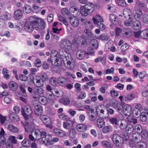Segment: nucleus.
I'll use <instances>...</instances> for the list:
<instances>
[{"mask_svg":"<svg viewBox=\"0 0 148 148\" xmlns=\"http://www.w3.org/2000/svg\"><path fill=\"white\" fill-rule=\"evenodd\" d=\"M40 118L41 120L45 123H47V122H50L51 120L49 117L46 115H41Z\"/></svg>","mask_w":148,"mask_h":148,"instance_id":"c9c22d12","label":"nucleus"},{"mask_svg":"<svg viewBox=\"0 0 148 148\" xmlns=\"http://www.w3.org/2000/svg\"><path fill=\"white\" fill-rule=\"evenodd\" d=\"M88 51L86 52L87 55H90L94 53V50L92 47H89L87 49Z\"/></svg>","mask_w":148,"mask_h":148,"instance_id":"774afa93","label":"nucleus"},{"mask_svg":"<svg viewBox=\"0 0 148 148\" xmlns=\"http://www.w3.org/2000/svg\"><path fill=\"white\" fill-rule=\"evenodd\" d=\"M60 45L63 49V51L59 52L60 56L62 59L65 66L70 69L74 67L75 63L71 55L68 54V47L71 45L70 41L67 40H62L60 42Z\"/></svg>","mask_w":148,"mask_h":148,"instance_id":"f257e3e1","label":"nucleus"},{"mask_svg":"<svg viewBox=\"0 0 148 148\" xmlns=\"http://www.w3.org/2000/svg\"><path fill=\"white\" fill-rule=\"evenodd\" d=\"M142 137L144 138H146L148 136V133L145 130H143L142 131L141 133Z\"/></svg>","mask_w":148,"mask_h":148,"instance_id":"0e129e2a","label":"nucleus"},{"mask_svg":"<svg viewBox=\"0 0 148 148\" xmlns=\"http://www.w3.org/2000/svg\"><path fill=\"white\" fill-rule=\"evenodd\" d=\"M53 132L56 136L61 137H64L66 136V133L64 131L58 128L54 129Z\"/></svg>","mask_w":148,"mask_h":148,"instance_id":"4468645a","label":"nucleus"},{"mask_svg":"<svg viewBox=\"0 0 148 148\" xmlns=\"http://www.w3.org/2000/svg\"><path fill=\"white\" fill-rule=\"evenodd\" d=\"M137 146L138 148H145L146 144L145 143L143 142H140L136 143Z\"/></svg>","mask_w":148,"mask_h":148,"instance_id":"4d7b16f0","label":"nucleus"},{"mask_svg":"<svg viewBox=\"0 0 148 148\" xmlns=\"http://www.w3.org/2000/svg\"><path fill=\"white\" fill-rule=\"evenodd\" d=\"M137 97L136 95L134 94H129L124 97V99L125 101H131L133 99Z\"/></svg>","mask_w":148,"mask_h":148,"instance_id":"72a5a7b5","label":"nucleus"},{"mask_svg":"<svg viewBox=\"0 0 148 148\" xmlns=\"http://www.w3.org/2000/svg\"><path fill=\"white\" fill-rule=\"evenodd\" d=\"M113 141L114 144L116 145H119L123 143V139L122 137L118 134H114L113 137Z\"/></svg>","mask_w":148,"mask_h":148,"instance_id":"9d476101","label":"nucleus"},{"mask_svg":"<svg viewBox=\"0 0 148 148\" xmlns=\"http://www.w3.org/2000/svg\"><path fill=\"white\" fill-rule=\"evenodd\" d=\"M76 129L79 132H83L86 130L87 126L86 125L82 124H79L76 126Z\"/></svg>","mask_w":148,"mask_h":148,"instance_id":"aec40b11","label":"nucleus"},{"mask_svg":"<svg viewBox=\"0 0 148 148\" xmlns=\"http://www.w3.org/2000/svg\"><path fill=\"white\" fill-rule=\"evenodd\" d=\"M24 28L29 32H32L33 30L34 26L31 22H27L24 25Z\"/></svg>","mask_w":148,"mask_h":148,"instance_id":"2eb2a0df","label":"nucleus"},{"mask_svg":"<svg viewBox=\"0 0 148 148\" xmlns=\"http://www.w3.org/2000/svg\"><path fill=\"white\" fill-rule=\"evenodd\" d=\"M62 64V59L56 56V54H55L54 57V60L53 65L56 66H60Z\"/></svg>","mask_w":148,"mask_h":148,"instance_id":"dca6fc26","label":"nucleus"},{"mask_svg":"<svg viewBox=\"0 0 148 148\" xmlns=\"http://www.w3.org/2000/svg\"><path fill=\"white\" fill-rule=\"evenodd\" d=\"M92 20L94 23L97 24L98 23L101 22H103V19L99 15H96L94 17H93Z\"/></svg>","mask_w":148,"mask_h":148,"instance_id":"393cba45","label":"nucleus"},{"mask_svg":"<svg viewBox=\"0 0 148 148\" xmlns=\"http://www.w3.org/2000/svg\"><path fill=\"white\" fill-rule=\"evenodd\" d=\"M22 144L23 145V147H27L30 146L31 143L29 140L28 139H25L22 142Z\"/></svg>","mask_w":148,"mask_h":148,"instance_id":"ea45409f","label":"nucleus"},{"mask_svg":"<svg viewBox=\"0 0 148 148\" xmlns=\"http://www.w3.org/2000/svg\"><path fill=\"white\" fill-rule=\"evenodd\" d=\"M55 55L54 54L51 53V57L50 58H49L48 59L47 62H51L53 65L54 60V57Z\"/></svg>","mask_w":148,"mask_h":148,"instance_id":"e2e57ef3","label":"nucleus"},{"mask_svg":"<svg viewBox=\"0 0 148 148\" xmlns=\"http://www.w3.org/2000/svg\"><path fill=\"white\" fill-rule=\"evenodd\" d=\"M21 113L26 120H27L29 116L32 115V111L29 106H26L21 109Z\"/></svg>","mask_w":148,"mask_h":148,"instance_id":"20e7f679","label":"nucleus"},{"mask_svg":"<svg viewBox=\"0 0 148 148\" xmlns=\"http://www.w3.org/2000/svg\"><path fill=\"white\" fill-rule=\"evenodd\" d=\"M34 108L35 113L37 115H40L43 112L42 108L40 105H36Z\"/></svg>","mask_w":148,"mask_h":148,"instance_id":"a211bd4d","label":"nucleus"},{"mask_svg":"<svg viewBox=\"0 0 148 148\" xmlns=\"http://www.w3.org/2000/svg\"><path fill=\"white\" fill-rule=\"evenodd\" d=\"M32 134L34 133L36 136V139H39L41 138L40 137V131L39 129H35L32 131Z\"/></svg>","mask_w":148,"mask_h":148,"instance_id":"7c9ffc66","label":"nucleus"},{"mask_svg":"<svg viewBox=\"0 0 148 148\" xmlns=\"http://www.w3.org/2000/svg\"><path fill=\"white\" fill-rule=\"evenodd\" d=\"M69 10L72 13H73V14L74 16H78L81 13L82 14L81 9H80L79 11V8L76 6H71Z\"/></svg>","mask_w":148,"mask_h":148,"instance_id":"1a4fd4ad","label":"nucleus"},{"mask_svg":"<svg viewBox=\"0 0 148 148\" xmlns=\"http://www.w3.org/2000/svg\"><path fill=\"white\" fill-rule=\"evenodd\" d=\"M116 107L118 112L119 114H122L123 113V107L122 103H118L116 105Z\"/></svg>","mask_w":148,"mask_h":148,"instance_id":"4c0bfd02","label":"nucleus"},{"mask_svg":"<svg viewBox=\"0 0 148 148\" xmlns=\"http://www.w3.org/2000/svg\"><path fill=\"white\" fill-rule=\"evenodd\" d=\"M23 10L24 12L27 14L30 13L32 11L31 7L29 5H25L23 8Z\"/></svg>","mask_w":148,"mask_h":148,"instance_id":"473e14b6","label":"nucleus"},{"mask_svg":"<svg viewBox=\"0 0 148 148\" xmlns=\"http://www.w3.org/2000/svg\"><path fill=\"white\" fill-rule=\"evenodd\" d=\"M123 13L124 17L126 19H132L131 17V12L130 9L125 8L123 10Z\"/></svg>","mask_w":148,"mask_h":148,"instance_id":"4be33fe9","label":"nucleus"},{"mask_svg":"<svg viewBox=\"0 0 148 148\" xmlns=\"http://www.w3.org/2000/svg\"><path fill=\"white\" fill-rule=\"evenodd\" d=\"M109 18L111 22H112L114 24H116L115 21L116 18L115 15L113 14H112L110 15Z\"/></svg>","mask_w":148,"mask_h":148,"instance_id":"09e8293b","label":"nucleus"},{"mask_svg":"<svg viewBox=\"0 0 148 148\" xmlns=\"http://www.w3.org/2000/svg\"><path fill=\"white\" fill-rule=\"evenodd\" d=\"M91 43L92 46L94 47L95 48L97 49L98 47V43L97 40L94 39L92 40L91 41Z\"/></svg>","mask_w":148,"mask_h":148,"instance_id":"de8ad7c7","label":"nucleus"},{"mask_svg":"<svg viewBox=\"0 0 148 148\" xmlns=\"http://www.w3.org/2000/svg\"><path fill=\"white\" fill-rule=\"evenodd\" d=\"M99 39H101L107 41L109 40L110 37L108 34H103L99 37Z\"/></svg>","mask_w":148,"mask_h":148,"instance_id":"58836bf2","label":"nucleus"},{"mask_svg":"<svg viewBox=\"0 0 148 148\" xmlns=\"http://www.w3.org/2000/svg\"><path fill=\"white\" fill-rule=\"evenodd\" d=\"M44 92V90L43 89L39 87H38V88H37L35 93V94L39 96L40 95V94H42Z\"/></svg>","mask_w":148,"mask_h":148,"instance_id":"8fccbe9b","label":"nucleus"},{"mask_svg":"<svg viewBox=\"0 0 148 148\" xmlns=\"http://www.w3.org/2000/svg\"><path fill=\"white\" fill-rule=\"evenodd\" d=\"M76 132L74 128H72L70 130L69 135L70 138H74L76 136Z\"/></svg>","mask_w":148,"mask_h":148,"instance_id":"e433bc0d","label":"nucleus"},{"mask_svg":"<svg viewBox=\"0 0 148 148\" xmlns=\"http://www.w3.org/2000/svg\"><path fill=\"white\" fill-rule=\"evenodd\" d=\"M123 30L125 32L123 34L124 36L130 37L132 36V33L130 29L126 28H124Z\"/></svg>","mask_w":148,"mask_h":148,"instance_id":"bb28decb","label":"nucleus"},{"mask_svg":"<svg viewBox=\"0 0 148 148\" xmlns=\"http://www.w3.org/2000/svg\"><path fill=\"white\" fill-rule=\"evenodd\" d=\"M39 101L42 104L45 105L48 103V100L46 97L44 96L40 97L39 98Z\"/></svg>","mask_w":148,"mask_h":148,"instance_id":"c756f323","label":"nucleus"},{"mask_svg":"<svg viewBox=\"0 0 148 148\" xmlns=\"http://www.w3.org/2000/svg\"><path fill=\"white\" fill-rule=\"evenodd\" d=\"M142 138L141 135L138 133H136L133 134L132 136V140L136 143L141 141Z\"/></svg>","mask_w":148,"mask_h":148,"instance_id":"ddd939ff","label":"nucleus"},{"mask_svg":"<svg viewBox=\"0 0 148 148\" xmlns=\"http://www.w3.org/2000/svg\"><path fill=\"white\" fill-rule=\"evenodd\" d=\"M103 22H101L100 23H98L97 24L98 27L101 30H104L106 28V26L103 23Z\"/></svg>","mask_w":148,"mask_h":148,"instance_id":"3c124183","label":"nucleus"},{"mask_svg":"<svg viewBox=\"0 0 148 148\" xmlns=\"http://www.w3.org/2000/svg\"><path fill=\"white\" fill-rule=\"evenodd\" d=\"M118 4L119 5L123 7H126L127 5V4L124 0H119Z\"/></svg>","mask_w":148,"mask_h":148,"instance_id":"864d4df0","label":"nucleus"},{"mask_svg":"<svg viewBox=\"0 0 148 148\" xmlns=\"http://www.w3.org/2000/svg\"><path fill=\"white\" fill-rule=\"evenodd\" d=\"M136 4L137 6L140 8H144L145 7V5L144 3L139 0H137L136 2Z\"/></svg>","mask_w":148,"mask_h":148,"instance_id":"bf43d9fd","label":"nucleus"},{"mask_svg":"<svg viewBox=\"0 0 148 148\" xmlns=\"http://www.w3.org/2000/svg\"><path fill=\"white\" fill-rule=\"evenodd\" d=\"M111 96L113 97H116L118 96V94L116 91L114 90H112L110 92Z\"/></svg>","mask_w":148,"mask_h":148,"instance_id":"69168bd1","label":"nucleus"},{"mask_svg":"<svg viewBox=\"0 0 148 148\" xmlns=\"http://www.w3.org/2000/svg\"><path fill=\"white\" fill-rule=\"evenodd\" d=\"M127 119L128 121L131 123L135 124L137 123V120L133 117L128 116Z\"/></svg>","mask_w":148,"mask_h":148,"instance_id":"49530a36","label":"nucleus"},{"mask_svg":"<svg viewBox=\"0 0 148 148\" xmlns=\"http://www.w3.org/2000/svg\"><path fill=\"white\" fill-rule=\"evenodd\" d=\"M125 129L127 133L129 134H132L134 130V126L131 124L128 125Z\"/></svg>","mask_w":148,"mask_h":148,"instance_id":"5701e85b","label":"nucleus"},{"mask_svg":"<svg viewBox=\"0 0 148 148\" xmlns=\"http://www.w3.org/2000/svg\"><path fill=\"white\" fill-rule=\"evenodd\" d=\"M120 120L116 118H111L110 119V121L112 124H114L116 125H119Z\"/></svg>","mask_w":148,"mask_h":148,"instance_id":"37998d69","label":"nucleus"},{"mask_svg":"<svg viewBox=\"0 0 148 148\" xmlns=\"http://www.w3.org/2000/svg\"><path fill=\"white\" fill-rule=\"evenodd\" d=\"M102 144L104 146L108 148L111 147L112 146V144L106 141H104L102 143Z\"/></svg>","mask_w":148,"mask_h":148,"instance_id":"603ef678","label":"nucleus"},{"mask_svg":"<svg viewBox=\"0 0 148 148\" xmlns=\"http://www.w3.org/2000/svg\"><path fill=\"white\" fill-rule=\"evenodd\" d=\"M40 79H37L35 83L34 84L37 87L42 86L43 85V84L42 83V81H40Z\"/></svg>","mask_w":148,"mask_h":148,"instance_id":"5fc2aeb1","label":"nucleus"},{"mask_svg":"<svg viewBox=\"0 0 148 148\" xmlns=\"http://www.w3.org/2000/svg\"><path fill=\"white\" fill-rule=\"evenodd\" d=\"M9 86L12 90L15 91L17 90L18 86L16 82L14 81H11L9 84Z\"/></svg>","mask_w":148,"mask_h":148,"instance_id":"b1692460","label":"nucleus"},{"mask_svg":"<svg viewBox=\"0 0 148 148\" xmlns=\"http://www.w3.org/2000/svg\"><path fill=\"white\" fill-rule=\"evenodd\" d=\"M87 53L84 50H79L76 53L77 58L80 60H82L84 59Z\"/></svg>","mask_w":148,"mask_h":148,"instance_id":"9b49d317","label":"nucleus"},{"mask_svg":"<svg viewBox=\"0 0 148 148\" xmlns=\"http://www.w3.org/2000/svg\"><path fill=\"white\" fill-rule=\"evenodd\" d=\"M51 136L49 134L46 135L42 138V140L43 143L47 145H51L53 144L51 140Z\"/></svg>","mask_w":148,"mask_h":148,"instance_id":"423d86ee","label":"nucleus"},{"mask_svg":"<svg viewBox=\"0 0 148 148\" xmlns=\"http://www.w3.org/2000/svg\"><path fill=\"white\" fill-rule=\"evenodd\" d=\"M22 16L23 13L21 10H17L14 12V18L15 19H19Z\"/></svg>","mask_w":148,"mask_h":148,"instance_id":"412c9836","label":"nucleus"},{"mask_svg":"<svg viewBox=\"0 0 148 148\" xmlns=\"http://www.w3.org/2000/svg\"><path fill=\"white\" fill-rule=\"evenodd\" d=\"M97 123L99 128H101L105 125V122L101 118L98 119Z\"/></svg>","mask_w":148,"mask_h":148,"instance_id":"2f4dec72","label":"nucleus"},{"mask_svg":"<svg viewBox=\"0 0 148 148\" xmlns=\"http://www.w3.org/2000/svg\"><path fill=\"white\" fill-rule=\"evenodd\" d=\"M29 21L34 25V28L37 30L40 31L45 27V23L41 18L31 16L29 18Z\"/></svg>","mask_w":148,"mask_h":148,"instance_id":"f03ea898","label":"nucleus"},{"mask_svg":"<svg viewBox=\"0 0 148 148\" xmlns=\"http://www.w3.org/2000/svg\"><path fill=\"white\" fill-rule=\"evenodd\" d=\"M9 117L10 119L13 121H17L19 120V116L14 112H12L10 114Z\"/></svg>","mask_w":148,"mask_h":148,"instance_id":"6ab92c4d","label":"nucleus"},{"mask_svg":"<svg viewBox=\"0 0 148 148\" xmlns=\"http://www.w3.org/2000/svg\"><path fill=\"white\" fill-rule=\"evenodd\" d=\"M132 112V107L129 105L126 104L124 106L123 113L126 116H129Z\"/></svg>","mask_w":148,"mask_h":148,"instance_id":"6e6552de","label":"nucleus"},{"mask_svg":"<svg viewBox=\"0 0 148 148\" xmlns=\"http://www.w3.org/2000/svg\"><path fill=\"white\" fill-rule=\"evenodd\" d=\"M134 10L135 12L134 18L136 19H140L143 14L142 10L139 8L135 7Z\"/></svg>","mask_w":148,"mask_h":148,"instance_id":"0eeeda50","label":"nucleus"},{"mask_svg":"<svg viewBox=\"0 0 148 148\" xmlns=\"http://www.w3.org/2000/svg\"><path fill=\"white\" fill-rule=\"evenodd\" d=\"M112 130V127L110 125L105 126L102 129V132L103 133H106Z\"/></svg>","mask_w":148,"mask_h":148,"instance_id":"79ce46f5","label":"nucleus"},{"mask_svg":"<svg viewBox=\"0 0 148 148\" xmlns=\"http://www.w3.org/2000/svg\"><path fill=\"white\" fill-rule=\"evenodd\" d=\"M8 128L10 131L13 132H17L18 131V129L17 127L11 125H8Z\"/></svg>","mask_w":148,"mask_h":148,"instance_id":"c03bdc74","label":"nucleus"},{"mask_svg":"<svg viewBox=\"0 0 148 148\" xmlns=\"http://www.w3.org/2000/svg\"><path fill=\"white\" fill-rule=\"evenodd\" d=\"M132 22V19L128 18V20L124 22V25L125 26H130Z\"/></svg>","mask_w":148,"mask_h":148,"instance_id":"338daca9","label":"nucleus"},{"mask_svg":"<svg viewBox=\"0 0 148 148\" xmlns=\"http://www.w3.org/2000/svg\"><path fill=\"white\" fill-rule=\"evenodd\" d=\"M133 114L135 117L138 118L141 114L140 111L134 109L133 111Z\"/></svg>","mask_w":148,"mask_h":148,"instance_id":"a19ab883","label":"nucleus"},{"mask_svg":"<svg viewBox=\"0 0 148 148\" xmlns=\"http://www.w3.org/2000/svg\"><path fill=\"white\" fill-rule=\"evenodd\" d=\"M58 83L60 86L64 87L67 84L66 79L64 77H59L57 80Z\"/></svg>","mask_w":148,"mask_h":148,"instance_id":"f3484780","label":"nucleus"},{"mask_svg":"<svg viewBox=\"0 0 148 148\" xmlns=\"http://www.w3.org/2000/svg\"><path fill=\"white\" fill-rule=\"evenodd\" d=\"M45 88L47 90L46 93L47 96L49 100H53L54 98V95L52 92V88L51 86L49 85H46Z\"/></svg>","mask_w":148,"mask_h":148,"instance_id":"39448f33","label":"nucleus"},{"mask_svg":"<svg viewBox=\"0 0 148 148\" xmlns=\"http://www.w3.org/2000/svg\"><path fill=\"white\" fill-rule=\"evenodd\" d=\"M129 47V46L126 44H123L121 47V50L122 51H126Z\"/></svg>","mask_w":148,"mask_h":148,"instance_id":"13d9d810","label":"nucleus"},{"mask_svg":"<svg viewBox=\"0 0 148 148\" xmlns=\"http://www.w3.org/2000/svg\"><path fill=\"white\" fill-rule=\"evenodd\" d=\"M71 24L74 27H77L79 24L78 18L75 16L70 17L69 18Z\"/></svg>","mask_w":148,"mask_h":148,"instance_id":"f8f14e48","label":"nucleus"},{"mask_svg":"<svg viewBox=\"0 0 148 148\" xmlns=\"http://www.w3.org/2000/svg\"><path fill=\"white\" fill-rule=\"evenodd\" d=\"M141 26L140 22L139 21H136L133 23V27L135 30L139 29Z\"/></svg>","mask_w":148,"mask_h":148,"instance_id":"c85d7f7f","label":"nucleus"},{"mask_svg":"<svg viewBox=\"0 0 148 148\" xmlns=\"http://www.w3.org/2000/svg\"><path fill=\"white\" fill-rule=\"evenodd\" d=\"M84 32L87 36L90 37H93V36L92 32L89 29H84Z\"/></svg>","mask_w":148,"mask_h":148,"instance_id":"680f3d73","label":"nucleus"},{"mask_svg":"<svg viewBox=\"0 0 148 148\" xmlns=\"http://www.w3.org/2000/svg\"><path fill=\"white\" fill-rule=\"evenodd\" d=\"M19 79L20 80L24 81H26L28 79L27 77L26 76L21 74L19 75Z\"/></svg>","mask_w":148,"mask_h":148,"instance_id":"052dcab7","label":"nucleus"},{"mask_svg":"<svg viewBox=\"0 0 148 148\" xmlns=\"http://www.w3.org/2000/svg\"><path fill=\"white\" fill-rule=\"evenodd\" d=\"M49 82L50 84L54 86L56 85L57 83H58V82H57L56 78L54 77H52L50 79Z\"/></svg>","mask_w":148,"mask_h":148,"instance_id":"a18cd8bd","label":"nucleus"},{"mask_svg":"<svg viewBox=\"0 0 148 148\" xmlns=\"http://www.w3.org/2000/svg\"><path fill=\"white\" fill-rule=\"evenodd\" d=\"M62 102L64 105H68L70 103V101L69 99L67 98H64L61 100Z\"/></svg>","mask_w":148,"mask_h":148,"instance_id":"6e6d98bb","label":"nucleus"},{"mask_svg":"<svg viewBox=\"0 0 148 148\" xmlns=\"http://www.w3.org/2000/svg\"><path fill=\"white\" fill-rule=\"evenodd\" d=\"M119 125L120 127L122 129H124L126 128L127 125L126 121L124 119L120 120V123H119Z\"/></svg>","mask_w":148,"mask_h":148,"instance_id":"cd10ccee","label":"nucleus"},{"mask_svg":"<svg viewBox=\"0 0 148 148\" xmlns=\"http://www.w3.org/2000/svg\"><path fill=\"white\" fill-rule=\"evenodd\" d=\"M82 15L87 16L92 12L94 10V5L90 3H88L80 7Z\"/></svg>","mask_w":148,"mask_h":148,"instance_id":"7ed1b4c3","label":"nucleus"},{"mask_svg":"<svg viewBox=\"0 0 148 148\" xmlns=\"http://www.w3.org/2000/svg\"><path fill=\"white\" fill-rule=\"evenodd\" d=\"M72 125V121L68 120L63 123V127L66 129H69L71 127Z\"/></svg>","mask_w":148,"mask_h":148,"instance_id":"a878e982","label":"nucleus"},{"mask_svg":"<svg viewBox=\"0 0 148 148\" xmlns=\"http://www.w3.org/2000/svg\"><path fill=\"white\" fill-rule=\"evenodd\" d=\"M140 37L143 39H148V29L141 31Z\"/></svg>","mask_w":148,"mask_h":148,"instance_id":"f704fd0d","label":"nucleus"}]
</instances>
